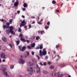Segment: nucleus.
Instances as JSON below:
<instances>
[{"label": "nucleus", "instance_id": "f257e3e1", "mask_svg": "<svg viewBox=\"0 0 77 77\" xmlns=\"http://www.w3.org/2000/svg\"><path fill=\"white\" fill-rule=\"evenodd\" d=\"M3 29H10V32L11 34H12V35H14L15 34V33L12 30L13 29H14V27L12 26H8L6 25H3Z\"/></svg>", "mask_w": 77, "mask_h": 77}, {"label": "nucleus", "instance_id": "f03ea898", "mask_svg": "<svg viewBox=\"0 0 77 77\" xmlns=\"http://www.w3.org/2000/svg\"><path fill=\"white\" fill-rule=\"evenodd\" d=\"M47 51H43L42 52V50H40L39 51V55L40 56L42 57L43 56H45L47 54Z\"/></svg>", "mask_w": 77, "mask_h": 77}, {"label": "nucleus", "instance_id": "7ed1b4c3", "mask_svg": "<svg viewBox=\"0 0 77 77\" xmlns=\"http://www.w3.org/2000/svg\"><path fill=\"white\" fill-rule=\"evenodd\" d=\"M19 49L20 51H24L26 50V47H25L24 46H23L22 48V49L21 47H22V46L21 45L19 46H18Z\"/></svg>", "mask_w": 77, "mask_h": 77}, {"label": "nucleus", "instance_id": "20e7f679", "mask_svg": "<svg viewBox=\"0 0 77 77\" xmlns=\"http://www.w3.org/2000/svg\"><path fill=\"white\" fill-rule=\"evenodd\" d=\"M39 48L40 50H42V49L43 48V45H42L41 44L38 46V47H37L35 48V49L36 50H38V49H39Z\"/></svg>", "mask_w": 77, "mask_h": 77}, {"label": "nucleus", "instance_id": "39448f33", "mask_svg": "<svg viewBox=\"0 0 77 77\" xmlns=\"http://www.w3.org/2000/svg\"><path fill=\"white\" fill-rule=\"evenodd\" d=\"M36 69H37L36 72L37 73H38L39 72H41V69L40 68H41V67H39V66H38V64H36Z\"/></svg>", "mask_w": 77, "mask_h": 77}, {"label": "nucleus", "instance_id": "423d86ee", "mask_svg": "<svg viewBox=\"0 0 77 77\" xmlns=\"http://www.w3.org/2000/svg\"><path fill=\"white\" fill-rule=\"evenodd\" d=\"M26 25L25 24V20H23L21 22V24L20 25V27H22V26H24Z\"/></svg>", "mask_w": 77, "mask_h": 77}, {"label": "nucleus", "instance_id": "0eeeda50", "mask_svg": "<svg viewBox=\"0 0 77 77\" xmlns=\"http://www.w3.org/2000/svg\"><path fill=\"white\" fill-rule=\"evenodd\" d=\"M5 56L6 55H5V54L3 53L1 54V58L2 59H5Z\"/></svg>", "mask_w": 77, "mask_h": 77}, {"label": "nucleus", "instance_id": "6e6552de", "mask_svg": "<svg viewBox=\"0 0 77 77\" xmlns=\"http://www.w3.org/2000/svg\"><path fill=\"white\" fill-rule=\"evenodd\" d=\"M20 63H21V64H24V63H25V61H24V60H23L20 59Z\"/></svg>", "mask_w": 77, "mask_h": 77}, {"label": "nucleus", "instance_id": "1a4fd4ad", "mask_svg": "<svg viewBox=\"0 0 77 77\" xmlns=\"http://www.w3.org/2000/svg\"><path fill=\"white\" fill-rule=\"evenodd\" d=\"M38 33H41V35H43L44 33H45V32L44 30L40 31L39 30L38 31Z\"/></svg>", "mask_w": 77, "mask_h": 77}, {"label": "nucleus", "instance_id": "9d476101", "mask_svg": "<svg viewBox=\"0 0 77 77\" xmlns=\"http://www.w3.org/2000/svg\"><path fill=\"white\" fill-rule=\"evenodd\" d=\"M18 4H19V2L18 1H16L14 3V6H17L18 5Z\"/></svg>", "mask_w": 77, "mask_h": 77}, {"label": "nucleus", "instance_id": "9b49d317", "mask_svg": "<svg viewBox=\"0 0 77 77\" xmlns=\"http://www.w3.org/2000/svg\"><path fill=\"white\" fill-rule=\"evenodd\" d=\"M33 64V63H31L30 61H29L28 62V66H32Z\"/></svg>", "mask_w": 77, "mask_h": 77}, {"label": "nucleus", "instance_id": "f8f14e48", "mask_svg": "<svg viewBox=\"0 0 77 77\" xmlns=\"http://www.w3.org/2000/svg\"><path fill=\"white\" fill-rule=\"evenodd\" d=\"M33 68L32 67H29L28 68V70L29 71H33Z\"/></svg>", "mask_w": 77, "mask_h": 77}, {"label": "nucleus", "instance_id": "ddd939ff", "mask_svg": "<svg viewBox=\"0 0 77 77\" xmlns=\"http://www.w3.org/2000/svg\"><path fill=\"white\" fill-rule=\"evenodd\" d=\"M66 66V64L64 63L61 64L60 65V67H61V68L64 67V66Z\"/></svg>", "mask_w": 77, "mask_h": 77}, {"label": "nucleus", "instance_id": "4468645a", "mask_svg": "<svg viewBox=\"0 0 77 77\" xmlns=\"http://www.w3.org/2000/svg\"><path fill=\"white\" fill-rule=\"evenodd\" d=\"M5 31L8 35H9V34H10V32L9 30L7 29Z\"/></svg>", "mask_w": 77, "mask_h": 77}, {"label": "nucleus", "instance_id": "2eb2a0df", "mask_svg": "<svg viewBox=\"0 0 77 77\" xmlns=\"http://www.w3.org/2000/svg\"><path fill=\"white\" fill-rule=\"evenodd\" d=\"M2 40H3V41H4V42H6L7 41V40H6V38H5V37H2Z\"/></svg>", "mask_w": 77, "mask_h": 77}, {"label": "nucleus", "instance_id": "dca6fc26", "mask_svg": "<svg viewBox=\"0 0 77 77\" xmlns=\"http://www.w3.org/2000/svg\"><path fill=\"white\" fill-rule=\"evenodd\" d=\"M23 6L24 8H27V4L26 3H24L23 5Z\"/></svg>", "mask_w": 77, "mask_h": 77}, {"label": "nucleus", "instance_id": "f3484780", "mask_svg": "<svg viewBox=\"0 0 77 77\" xmlns=\"http://www.w3.org/2000/svg\"><path fill=\"white\" fill-rule=\"evenodd\" d=\"M20 39L21 41H22L23 42H26V40H25V39L23 38H20Z\"/></svg>", "mask_w": 77, "mask_h": 77}, {"label": "nucleus", "instance_id": "a211bd4d", "mask_svg": "<svg viewBox=\"0 0 77 77\" xmlns=\"http://www.w3.org/2000/svg\"><path fill=\"white\" fill-rule=\"evenodd\" d=\"M16 44H17V45H19V44L20 43V41H16Z\"/></svg>", "mask_w": 77, "mask_h": 77}, {"label": "nucleus", "instance_id": "6ab92c4d", "mask_svg": "<svg viewBox=\"0 0 77 77\" xmlns=\"http://www.w3.org/2000/svg\"><path fill=\"white\" fill-rule=\"evenodd\" d=\"M50 69H54V66H50V67L49 68Z\"/></svg>", "mask_w": 77, "mask_h": 77}, {"label": "nucleus", "instance_id": "aec40b11", "mask_svg": "<svg viewBox=\"0 0 77 77\" xmlns=\"http://www.w3.org/2000/svg\"><path fill=\"white\" fill-rule=\"evenodd\" d=\"M35 46V43H33L31 45L32 47H34Z\"/></svg>", "mask_w": 77, "mask_h": 77}, {"label": "nucleus", "instance_id": "412c9836", "mask_svg": "<svg viewBox=\"0 0 77 77\" xmlns=\"http://www.w3.org/2000/svg\"><path fill=\"white\" fill-rule=\"evenodd\" d=\"M10 23H9L7 22V23H6V25H7L8 27H9V26H10Z\"/></svg>", "mask_w": 77, "mask_h": 77}, {"label": "nucleus", "instance_id": "4be33fe9", "mask_svg": "<svg viewBox=\"0 0 77 77\" xmlns=\"http://www.w3.org/2000/svg\"><path fill=\"white\" fill-rule=\"evenodd\" d=\"M45 29H46V30H47V29H48L49 28V26H45Z\"/></svg>", "mask_w": 77, "mask_h": 77}, {"label": "nucleus", "instance_id": "5701e85b", "mask_svg": "<svg viewBox=\"0 0 77 77\" xmlns=\"http://www.w3.org/2000/svg\"><path fill=\"white\" fill-rule=\"evenodd\" d=\"M14 67V66L12 65H11L10 66V68L11 69H13Z\"/></svg>", "mask_w": 77, "mask_h": 77}, {"label": "nucleus", "instance_id": "b1692460", "mask_svg": "<svg viewBox=\"0 0 77 77\" xmlns=\"http://www.w3.org/2000/svg\"><path fill=\"white\" fill-rule=\"evenodd\" d=\"M40 38V37H39V36H37L36 38V40H38Z\"/></svg>", "mask_w": 77, "mask_h": 77}, {"label": "nucleus", "instance_id": "393cba45", "mask_svg": "<svg viewBox=\"0 0 77 77\" xmlns=\"http://www.w3.org/2000/svg\"><path fill=\"white\" fill-rule=\"evenodd\" d=\"M52 3H53V4H56V2L55 0H53L52 1Z\"/></svg>", "mask_w": 77, "mask_h": 77}, {"label": "nucleus", "instance_id": "a878e982", "mask_svg": "<svg viewBox=\"0 0 77 77\" xmlns=\"http://www.w3.org/2000/svg\"><path fill=\"white\" fill-rule=\"evenodd\" d=\"M43 73H44L45 74H48V72H47V71L43 70Z\"/></svg>", "mask_w": 77, "mask_h": 77}, {"label": "nucleus", "instance_id": "bb28decb", "mask_svg": "<svg viewBox=\"0 0 77 77\" xmlns=\"http://www.w3.org/2000/svg\"><path fill=\"white\" fill-rule=\"evenodd\" d=\"M23 36V35H22V34H20L19 35V37L20 38H22Z\"/></svg>", "mask_w": 77, "mask_h": 77}, {"label": "nucleus", "instance_id": "cd10ccee", "mask_svg": "<svg viewBox=\"0 0 77 77\" xmlns=\"http://www.w3.org/2000/svg\"><path fill=\"white\" fill-rule=\"evenodd\" d=\"M9 23L10 24H12V19H11L10 20Z\"/></svg>", "mask_w": 77, "mask_h": 77}, {"label": "nucleus", "instance_id": "c85d7f7f", "mask_svg": "<svg viewBox=\"0 0 77 77\" xmlns=\"http://www.w3.org/2000/svg\"><path fill=\"white\" fill-rule=\"evenodd\" d=\"M43 63H44V64H43V65H44V66H46L47 65V63L45 62H43Z\"/></svg>", "mask_w": 77, "mask_h": 77}, {"label": "nucleus", "instance_id": "c756f323", "mask_svg": "<svg viewBox=\"0 0 77 77\" xmlns=\"http://www.w3.org/2000/svg\"><path fill=\"white\" fill-rule=\"evenodd\" d=\"M4 75H6V76H7L8 75V73H7V72H5L4 73Z\"/></svg>", "mask_w": 77, "mask_h": 77}, {"label": "nucleus", "instance_id": "7c9ffc66", "mask_svg": "<svg viewBox=\"0 0 77 77\" xmlns=\"http://www.w3.org/2000/svg\"><path fill=\"white\" fill-rule=\"evenodd\" d=\"M32 60L33 62L34 63H35V62H36V60L33 59H32Z\"/></svg>", "mask_w": 77, "mask_h": 77}, {"label": "nucleus", "instance_id": "2f4dec72", "mask_svg": "<svg viewBox=\"0 0 77 77\" xmlns=\"http://www.w3.org/2000/svg\"><path fill=\"white\" fill-rule=\"evenodd\" d=\"M6 71V68H4L2 69V71H3V72H5V71Z\"/></svg>", "mask_w": 77, "mask_h": 77}, {"label": "nucleus", "instance_id": "473e14b6", "mask_svg": "<svg viewBox=\"0 0 77 77\" xmlns=\"http://www.w3.org/2000/svg\"><path fill=\"white\" fill-rule=\"evenodd\" d=\"M50 24V22L49 21H48L47 23V25H48V26H49Z\"/></svg>", "mask_w": 77, "mask_h": 77}, {"label": "nucleus", "instance_id": "72a5a7b5", "mask_svg": "<svg viewBox=\"0 0 77 77\" xmlns=\"http://www.w3.org/2000/svg\"><path fill=\"white\" fill-rule=\"evenodd\" d=\"M27 47L29 49H31L32 48L30 46H27Z\"/></svg>", "mask_w": 77, "mask_h": 77}, {"label": "nucleus", "instance_id": "f704fd0d", "mask_svg": "<svg viewBox=\"0 0 77 77\" xmlns=\"http://www.w3.org/2000/svg\"><path fill=\"white\" fill-rule=\"evenodd\" d=\"M29 29H30V28H32V25L29 24Z\"/></svg>", "mask_w": 77, "mask_h": 77}, {"label": "nucleus", "instance_id": "c9c22d12", "mask_svg": "<svg viewBox=\"0 0 77 77\" xmlns=\"http://www.w3.org/2000/svg\"><path fill=\"white\" fill-rule=\"evenodd\" d=\"M9 45L10 47H11V48H12V44H9Z\"/></svg>", "mask_w": 77, "mask_h": 77}, {"label": "nucleus", "instance_id": "e433bc0d", "mask_svg": "<svg viewBox=\"0 0 77 77\" xmlns=\"http://www.w3.org/2000/svg\"><path fill=\"white\" fill-rule=\"evenodd\" d=\"M48 56H46L45 57V59H46V60H47V59H48Z\"/></svg>", "mask_w": 77, "mask_h": 77}, {"label": "nucleus", "instance_id": "4c0bfd02", "mask_svg": "<svg viewBox=\"0 0 77 77\" xmlns=\"http://www.w3.org/2000/svg\"><path fill=\"white\" fill-rule=\"evenodd\" d=\"M56 48H59V45H56Z\"/></svg>", "mask_w": 77, "mask_h": 77}, {"label": "nucleus", "instance_id": "58836bf2", "mask_svg": "<svg viewBox=\"0 0 77 77\" xmlns=\"http://www.w3.org/2000/svg\"><path fill=\"white\" fill-rule=\"evenodd\" d=\"M34 54H35V52L33 51H32V55L33 56H34Z\"/></svg>", "mask_w": 77, "mask_h": 77}, {"label": "nucleus", "instance_id": "ea45409f", "mask_svg": "<svg viewBox=\"0 0 77 77\" xmlns=\"http://www.w3.org/2000/svg\"><path fill=\"white\" fill-rule=\"evenodd\" d=\"M57 74V77H59V75H60V72H58Z\"/></svg>", "mask_w": 77, "mask_h": 77}, {"label": "nucleus", "instance_id": "a19ab883", "mask_svg": "<svg viewBox=\"0 0 77 77\" xmlns=\"http://www.w3.org/2000/svg\"><path fill=\"white\" fill-rule=\"evenodd\" d=\"M37 58H38V60H39V59H40V57H39V56L38 55H37Z\"/></svg>", "mask_w": 77, "mask_h": 77}, {"label": "nucleus", "instance_id": "79ce46f5", "mask_svg": "<svg viewBox=\"0 0 77 77\" xmlns=\"http://www.w3.org/2000/svg\"><path fill=\"white\" fill-rule=\"evenodd\" d=\"M17 12L18 14H20V11H17Z\"/></svg>", "mask_w": 77, "mask_h": 77}, {"label": "nucleus", "instance_id": "37998d69", "mask_svg": "<svg viewBox=\"0 0 77 77\" xmlns=\"http://www.w3.org/2000/svg\"><path fill=\"white\" fill-rule=\"evenodd\" d=\"M18 32H21V28H19V29Z\"/></svg>", "mask_w": 77, "mask_h": 77}, {"label": "nucleus", "instance_id": "c03bdc74", "mask_svg": "<svg viewBox=\"0 0 77 77\" xmlns=\"http://www.w3.org/2000/svg\"><path fill=\"white\" fill-rule=\"evenodd\" d=\"M38 24H39L40 25L42 24V23H41L39 22H38Z\"/></svg>", "mask_w": 77, "mask_h": 77}, {"label": "nucleus", "instance_id": "a18cd8bd", "mask_svg": "<svg viewBox=\"0 0 77 77\" xmlns=\"http://www.w3.org/2000/svg\"><path fill=\"white\" fill-rule=\"evenodd\" d=\"M39 64H40V65H41V66H43V64H42V63L41 62H40Z\"/></svg>", "mask_w": 77, "mask_h": 77}, {"label": "nucleus", "instance_id": "49530a36", "mask_svg": "<svg viewBox=\"0 0 77 77\" xmlns=\"http://www.w3.org/2000/svg\"><path fill=\"white\" fill-rule=\"evenodd\" d=\"M31 18H32L33 19L35 18V17H34V16H32L31 17Z\"/></svg>", "mask_w": 77, "mask_h": 77}, {"label": "nucleus", "instance_id": "de8ad7c7", "mask_svg": "<svg viewBox=\"0 0 77 77\" xmlns=\"http://www.w3.org/2000/svg\"><path fill=\"white\" fill-rule=\"evenodd\" d=\"M46 50V49L45 48H44L43 49V51H47L45 50Z\"/></svg>", "mask_w": 77, "mask_h": 77}, {"label": "nucleus", "instance_id": "09e8293b", "mask_svg": "<svg viewBox=\"0 0 77 77\" xmlns=\"http://www.w3.org/2000/svg\"><path fill=\"white\" fill-rule=\"evenodd\" d=\"M48 65H50V64H51V62H48Z\"/></svg>", "mask_w": 77, "mask_h": 77}, {"label": "nucleus", "instance_id": "8fccbe9b", "mask_svg": "<svg viewBox=\"0 0 77 77\" xmlns=\"http://www.w3.org/2000/svg\"><path fill=\"white\" fill-rule=\"evenodd\" d=\"M26 41L28 43H29V42H30L29 40H26Z\"/></svg>", "mask_w": 77, "mask_h": 77}, {"label": "nucleus", "instance_id": "3c124183", "mask_svg": "<svg viewBox=\"0 0 77 77\" xmlns=\"http://www.w3.org/2000/svg\"><path fill=\"white\" fill-rule=\"evenodd\" d=\"M63 3H62L61 4V5H60V8H62V6L63 5Z\"/></svg>", "mask_w": 77, "mask_h": 77}, {"label": "nucleus", "instance_id": "603ef678", "mask_svg": "<svg viewBox=\"0 0 77 77\" xmlns=\"http://www.w3.org/2000/svg\"><path fill=\"white\" fill-rule=\"evenodd\" d=\"M23 56H20V59H23Z\"/></svg>", "mask_w": 77, "mask_h": 77}, {"label": "nucleus", "instance_id": "864d4df0", "mask_svg": "<svg viewBox=\"0 0 77 77\" xmlns=\"http://www.w3.org/2000/svg\"><path fill=\"white\" fill-rule=\"evenodd\" d=\"M35 21H33L32 22V24H35Z\"/></svg>", "mask_w": 77, "mask_h": 77}, {"label": "nucleus", "instance_id": "5fc2aeb1", "mask_svg": "<svg viewBox=\"0 0 77 77\" xmlns=\"http://www.w3.org/2000/svg\"><path fill=\"white\" fill-rule=\"evenodd\" d=\"M22 18H25V17L24 15L22 16Z\"/></svg>", "mask_w": 77, "mask_h": 77}, {"label": "nucleus", "instance_id": "6e6d98bb", "mask_svg": "<svg viewBox=\"0 0 77 77\" xmlns=\"http://www.w3.org/2000/svg\"><path fill=\"white\" fill-rule=\"evenodd\" d=\"M1 21H2V22H3L4 21V20L3 19H2L1 20Z\"/></svg>", "mask_w": 77, "mask_h": 77}, {"label": "nucleus", "instance_id": "4d7b16f0", "mask_svg": "<svg viewBox=\"0 0 77 77\" xmlns=\"http://www.w3.org/2000/svg\"><path fill=\"white\" fill-rule=\"evenodd\" d=\"M2 61L3 62H6V60H3Z\"/></svg>", "mask_w": 77, "mask_h": 77}, {"label": "nucleus", "instance_id": "13d9d810", "mask_svg": "<svg viewBox=\"0 0 77 77\" xmlns=\"http://www.w3.org/2000/svg\"><path fill=\"white\" fill-rule=\"evenodd\" d=\"M23 11H25L26 10V8H23Z\"/></svg>", "mask_w": 77, "mask_h": 77}, {"label": "nucleus", "instance_id": "bf43d9fd", "mask_svg": "<svg viewBox=\"0 0 77 77\" xmlns=\"http://www.w3.org/2000/svg\"><path fill=\"white\" fill-rule=\"evenodd\" d=\"M15 0H12V3H14V2H15Z\"/></svg>", "mask_w": 77, "mask_h": 77}, {"label": "nucleus", "instance_id": "052dcab7", "mask_svg": "<svg viewBox=\"0 0 77 77\" xmlns=\"http://www.w3.org/2000/svg\"><path fill=\"white\" fill-rule=\"evenodd\" d=\"M74 67H75V68H76V69H77V66H76V65H75V66H74Z\"/></svg>", "mask_w": 77, "mask_h": 77}, {"label": "nucleus", "instance_id": "680f3d73", "mask_svg": "<svg viewBox=\"0 0 77 77\" xmlns=\"http://www.w3.org/2000/svg\"><path fill=\"white\" fill-rule=\"evenodd\" d=\"M24 28H25V29H27V27L26 26H24Z\"/></svg>", "mask_w": 77, "mask_h": 77}, {"label": "nucleus", "instance_id": "e2e57ef3", "mask_svg": "<svg viewBox=\"0 0 77 77\" xmlns=\"http://www.w3.org/2000/svg\"><path fill=\"white\" fill-rule=\"evenodd\" d=\"M56 75V73H54V75Z\"/></svg>", "mask_w": 77, "mask_h": 77}, {"label": "nucleus", "instance_id": "0e129e2a", "mask_svg": "<svg viewBox=\"0 0 77 77\" xmlns=\"http://www.w3.org/2000/svg\"><path fill=\"white\" fill-rule=\"evenodd\" d=\"M51 76H53V73H52L51 74Z\"/></svg>", "mask_w": 77, "mask_h": 77}, {"label": "nucleus", "instance_id": "69168bd1", "mask_svg": "<svg viewBox=\"0 0 77 77\" xmlns=\"http://www.w3.org/2000/svg\"><path fill=\"white\" fill-rule=\"evenodd\" d=\"M49 10H51L52 9V8H49Z\"/></svg>", "mask_w": 77, "mask_h": 77}, {"label": "nucleus", "instance_id": "338daca9", "mask_svg": "<svg viewBox=\"0 0 77 77\" xmlns=\"http://www.w3.org/2000/svg\"><path fill=\"white\" fill-rule=\"evenodd\" d=\"M4 21L5 23H7L6 20H4Z\"/></svg>", "mask_w": 77, "mask_h": 77}, {"label": "nucleus", "instance_id": "774afa93", "mask_svg": "<svg viewBox=\"0 0 77 77\" xmlns=\"http://www.w3.org/2000/svg\"><path fill=\"white\" fill-rule=\"evenodd\" d=\"M68 77H71V75H68Z\"/></svg>", "mask_w": 77, "mask_h": 77}]
</instances>
